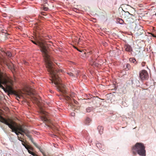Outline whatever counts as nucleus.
I'll return each mask as SVG.
<instances>
[{
	"label": "nucleus",
	"instance_id": "obj_1",
	"mask_svg": "<svg viewBox=\"0 0 156 156\" xmlns=\"http://www.w3.org/2000/svg\"><path fill=\"white\" fill-rule=\"evenodd\" d=\"M46 67L50 75V83H53L57 86V89L58 91L62 93H65L66 85L61 83V80L58 76V73H63V71L61 69H56L54 68L52 62L47 65Z\"/></svg>",
	"mask_w": 156,
	"mask_h": 156
},
{
	"label": "nucleus",
	"instance_id": "obj_2",
	"mask_svg": "<svg viewBox=\"0 0 156 156\" xmlns=\"http://www.w3.org/2000/svg\"><path fill=\"white\" fill-rule=\"evenodd\" d=\"M13 83L12 79L0 71V87L6 92L13 94L16 96V99L18 100L22 97L23 93L20 90L15 91L13 90Z\"/></svg>",
	"mask_w": 156,
	"mask_h": 156
},
{
	"label": "nucleus",
	"instance_id": "obj_3",
	"mask_svg": "<svg viewBox=\"0 0 156 156\" xmlns=\"http://www.w3.org/2000/svg\"><path fill=\"white\" fill-rule=\"evenodd\" d=\"M34 44L40 46L46 64V66L52 62L51 58L48 54V51L47 44L41 38L36 39V41L31 40Z\"/></svg>",
	"mask_w": 156,
	"mask_h": 156
},
{
	"label": "nucleus",
	"instance_id": "obj_4",
	"mask_svg": "<svg viewBox=\"0 0 156 156\" xmlns=\"http://www.w3.org/2000/svg\"><path fill=\"white\" fill-rule=\"evenodd\" d=\"M145 147L142 143H137L132 148L131 152L133 155L137 153L141 156H146Z\"/></svg>",
	"mask_w": 156,
	"mask_h": 156
},
{
	"label": "nucleus",
	"instance_id": "obj_5",
	"mask_svg": "<svg viewBox=\"0 0 156 156\" xmlns=\"http://www.w3.org/2000/svg\"><path fill=\"white\" fill-rule=\"evenodd\" d=\"M0 121L8 125L12 130V131L15 132L17 135V136H19L20 134H21V135L23 136H24L23 134L20 131H18L15 128L14 126H13L14 124H13V123H14L13 121L9 119L6 120L0 115Z\"/></svg>",
	"mask_w": 156,
	"mask_h": 156
},
{
	"label": "nucleus",
	"instance_id": "obj_6",
	"mask_svg": "<svg viewBox=\"0 0 156 156\" xmlns=\"http://www.w3.org/2000/svg\"><path fill=\"white\" fill-rule=\"evenodd\" d=\"M13 124H14V126L16 129L18 131L21 132V133H24L30 139H31L32 140L31 138V137L29 134V131L26 129H24L23 126L21 125H17V124L14 122L13 121Z\"/></svg>",
	"mask_w": 156,
	"mask_h": 156
},
{
	"label": "nucleus",
	"instance_id": "obj_7",
	"mask_svg": "<svg viewBox=\"0 0 156 156\" xmlns=\"http://www.w3.org/2000/svg\"><path fill=\"white\" fill-rule=\"evenodd\" d=\"M139 76L141 80H146L149 77L147 72L145 70H142L140 71Z\"/></svg>",
	"mask_w": 156,
	"mask_h": 156
},
{
	"label": "nucleus",
	"instance_id": "obj_8",
	"mask_svg": "<svg viewBox=\"0 0 156 156\" xmlns=\"http://www.w3.org/2000/svg\"><path fill=\"white\" fill-rule=\"evenodd\" d=\"M144 31L143 27L140 26H136L135 27L134 29V32L137 36H139L142 34Z\"/></svg>",
	"mask_w": 156,
	"mask_h": 156
},
{
	"label": "nucleus",
	"instance_id": "obj_9",
	"mask_svg": "<svg viewBox=\"0 0 156 156\" xmlns=\"http://www.w3.org/2000/svg\"><path fill=\"white\" fill-rule=\"evenodd\" d=\"M42 115L41 116V119L44 122H49V120L48 119V115L45 112L42 111Z\"/></svg>",
	"mask_w": 156,
	"mask_h": 156
},
{
	"label": "nucleus",
	"instance_id": "obj_10",
	"mask_svg": "<svg viewBox=\"0 0 156 156\" xmlns=\"http://www.w3.org/2000/svg\"><path fill=\"white\" fill-rule=\"evenodd\" d=\"M26 148L28 150V152L30 154L34 156H38L34 152H32L31 151L33 150V147L28 145L27 147H26Z\"/></svg>",
	"mask_w": 156,
	"mask_h": 156
},
{
	"label": "nucleus",
	"instance_id": "obj_11",
	"mask_svg": "<svg viewBox=\"0 0 156 156\" xmlns=\"http://www.w3.org/2000/svg\"><path fill=\"white\" fill-rule=\"evenodd\" d=\"M125 50L126 51L130 52L132 51V48L129 45H125Z\"/></svg>",
	"mask_w": 156,
	"mask_h": 156
},
{
	"label": "nucleus",
	"instance_id": "obj_12",
	"mask_svg": "<svg viewBox=\"0 0 156 156\" xmlns=\"http://www.w3.org/2000/svg\"><path fill=\"white\" fill-rule=\"evenodd\" d=\"M98 129L100 134L102 133L103 130V128L102 126H98Z\"/></svg>",
	"mask_w": 156,
	"mask_h": 156
},
{
	"label": "nucleus",
	"instance_id": "obj_13",
	"mask_svg": "<svg viewBox=\"0 0 156 156\" xmlns=\"http://www.w3.org/2000/svg\"><path fill=\"white\" fill-rule=\"evenodd\" d=\"M97 147L101 149H103V147H104V145H102L100 143H97L96 144Z\"/></svg>",
	"mask_w": 156,
	"mask_h": 156
},
{
	"label": "nucleus",
	"instance_id": "obj_14",
	"mask_svg": "<svg viewBox=\"0 0 156 156\" xmlns=\"http://www.w3.org/2000/svg\"><path fill=\"white\" fill-rule=\"evenodd\" d=\"M91 121V120L89 118L87 117L85 121V123L88 125L89 124V123Z\"/></svg>",
	"mask_w": 156,
	"mask_h": 156
},
{
	"label": "nucleus",
	"instance_id": "obj_15",
	"mask_svg": "<svg viewBox=\"0 0 156 156\" xmlns=\"http://www.w3.org/2000/svg\"><path fill=\"white\" fill-rule=\"evenodd\" d=\"M31 138H32V140L31 139H30V140H31V141L32 142V143L37 148H38L39 149H40V147L38 146L37 145V144L36 143H35V142H34L33 139L32 137H31Z\"/></svg>",
	"mask_w": 156,
	"mask_h": 156
},
{
	"label": "nucleus",
	"instance_id": "obj_16",
	"mask_svg": "<svg viewBox=\"0 0 156 156\" xmlns=\"http://www.w3.org/2000/svg\"><path fill=\"white\" fill-rule=\"evenodd\" d=\"M117 21L119 23L121 24H122L123 23V20L120 18H119L117 20Z\"/></svg>",
	"mask_w": 156,
	"mask_h": 156
},
{
	"label": "nucleus",
	"instance_id": "obj_17",
	"mask_svg": "<svg viewBox=\"0 0 156 156\" xmlns=\"http://www.w3.org/2000/svg\"><path fill=\"white\" fill-rule=\"evenodd\" d=\"M92 110V108L91 107H88L86 109V111L87 112H90Z\"/></svg>",
	"mask_w": 156,
	"mask_h": 156
},
{
	"label": "nucleus",
	"instance_id": "obj_18",
	"mask_svg": "<svg viewBox=\"0 0 156 156\" xmlns=\"http://www.w3.org/2000/svg\"><path fill=\"white\" fill-rule=\"evenodd\" d=\"M67 74L70 76L75 77V74L72 72H69Z\"/></svg>",
	"mask_w": 156,
	"mask_h": 156
},
{
	"label": "nucleus",
	"instance_id": "obj_19",
	"mask_svg": "<svg viewBox=\"0 0 156 156\" xmlns=\"http://www.w3.org/2000/svg\"><path fill=\"white\" fill-rule=\"evenodd\" d=\"M129 61L133 63H134L136 61V60L133 58H130L129 59Z\"/></svg>",
	"mask_w": 156,
	"mask_h": 156
},
{
	"label": "nucleus",
	"instance_id": "obj_20",
	"mask_svg": "<svg viewBox=\"0 0 156 156\" xmlns=\"http://www.w3.org/2000/svg\"><path fill=\"white\" fill-rule=\"evenodd\" d=\"M21 141L22 142V144L26 148V147H28V145L26 144H25V143L23 141V140H21Z\"/></svg>",
	"mask_w": 156,
	"mask_h": 156
},
{
	"label": "nucleus",
	"instance_id": "obj_21",
	"mask_svg": "<svg viewBox=\"0 0 156 156\" xmlns=\"http://www.w3.org/2000/svg\"><path fill=\"white\" fill-rule=\"evenodd\" d=\"M65 98L66 100L68 101H70L71 99V98L68 96H65Z\"/></svg>",
	"mask_w": 156,
	"mask_h": 156
},
{
	"label": "nucleus",
	"instance_id": "obj_22",
	"mask_svg": "<svg viewBox=\"0 0 156 156\" xmlns=\"http://www.w3.org/2000/svg\"><path fill=\"white\" fill-rule=\"evenodd\" d=\"M6 55L8 56L9 57H11V56H12V54H11V53L9 52H7L6 53Z\"/></svg>",
	"mask_w": 156,
	"mask_h": 156
},
{
	"label": "nucleus",
	"instance_id": "obj_23",
	"mask_svg": "<svg viewBox=\"0 0 156 156\" xmlns=\"http://www.w3.org/2000/svg\"><path fill=\"white\" fill-rule=\"evenodd\" d=\"M73 73L75 74V76H77L78 75L79 71H76Z\"/></svg>",
	"mask_w": 156,
	"mask_h": 156
},
{
	"label": "nucleus",
	"instance_id": "obj_24",
	"mask_svg": "<svg viewBox=\"0 0 156 156\" xmlns=\"http://www.w3.org/2000/svg\"><path fill=\"white\" fill-rule=\"evenodd\" d=\"M33 99L35 101L34 103H38V101L37 98L36 97H34V98Z\"/></svg>",
	"mask_w": 156,
	"mask_h": 156
},
{
	"label": "nucleus",
	"instance_id": "obj_25",
	"mask_svg": "<svg viewBox=\"0 0 156 156\" xmlns=\"http://www.w3.org/2000/svg\"><path fill=\"white\" fill-rule=\"evenodd\" d=\"M43 9L45 11H47L48 9V8L47 7L43 6Z\"/></svg>",
	"mask_w": 156,
	"mask_h": 156
},
{
	"label": "nucleus",
	"instance_id": "obj_26",
	"mask_svg": "<svg viewBox=\"0 0 156 156\" xmlns=\"http://www.w3.org/2000/svg\"><path fill=\"white\" fill-rule=\"evenodd\" d=\"M146 64V62H143L141 63V66L142 67H144L145 66Z\"/></svg>",
	"mask_w": 156,
	"mask_h": 156
},
{
	"label": "nucleus",
	"instance_id": "obj_27",
	"mask_svg": "<svg viewBox=\"0 0 156 156\" xmlns=\"http://www.w3.org/2000/svg\"><path fill=\"white\" fill-rule=\"evenodd\" d=\"M126 67L129 69L130 68V65L129 64H126Z\"/></svg>",
	"mask_w": 156,
	"mask_h": 156
},
{
	"label": "nucleus",
	"instance_id": "obj_28",
	"mask_svg": "<svg viewBox=\"0 0 156 156\" xmlns=\"http://www.w3.org/2000/svg\"><path fill=\"white\" fill-rule=\"evenodd\" d=\"M17 137H18V139L19 140H20L21 141V140H21L20 139H22L21 138V137L20 136V137L19 136H17Z\"/></svg>",
	"mask_w": 156,
	"mask_h": 156
},
{
	"label": "nucleus",
	"instance_id": "obj_29",
	"mask_svg": "<svg viewBox=\"0 0 156 156\" xmlns=\"http://www.w3.org/2000/svg\"><path fill=\"white\" fill-rule=\"evenodd\" d=\"M40 150V151H41V152L42 154H43V155H44V156H46V155H45L44 154V153H43V151H42V149H41L40 148V149H39Z\"/></svg>",
	"mask_w": 156,
	"mask_h": 156
},
{
	"label": "nucleus",
	"instance_id": "obj_30",
	"mask_svg": "<svg viewBox=\"0 0 156 156\" xmlns=\"http://www.w3.org/2000/svg\"><path fill=\"white\" fill-rule=\"evenodd\" d=\"M5 36H6V37H7V38H8L9 37H8V36H9V34H5Z\"/></svg>",
	"mask_w": 156,
	"mask_h": 156
},
{
	"label": "nucleus",
	"instance_id": "obj_31",
	"mask_svg": "<svg viewBox=\"0 0 156 156\" xmlns=\"http://www.w3.org/2000/svg\"><path fill=\"white\" fill-rule=\"evenodd\" d=\"M75 114L74 113V112H73V113H71V115H73V114Z\"/></svg>",
	"mask_w": 156,
	"mask_h": 156
},
{
	"label": "nucleus",
	"instance_id": "obj_32",
	"mask_svg": "<svg viewBox=\"0 0 156 156\" xmlns=\"http://www.w3.org/2000/svg\"><path fill=\"white\" fill-rule=\"evenodd\" d=\"M56 136L55 135H54L53 136H52L53 137H55V136Z\"/></svg>",
	"mask_w": 156,
	"mask_h": 156
},
{
	"label": "nucleus",
	"instance_id": "obj_33",
	"mask_svg": "<svg viewBox=\"0 0 156 156\" xmlns=\"http://www.w3.org/2000/svg\"><path fill=\"white\" fill-rule=\"evenodd\" d=\"M74 102H75V103H76V102H77V101H74Z\"/></svg>",
	"mask_w": 156,
	"mask_h": 156
}]
</instances>
